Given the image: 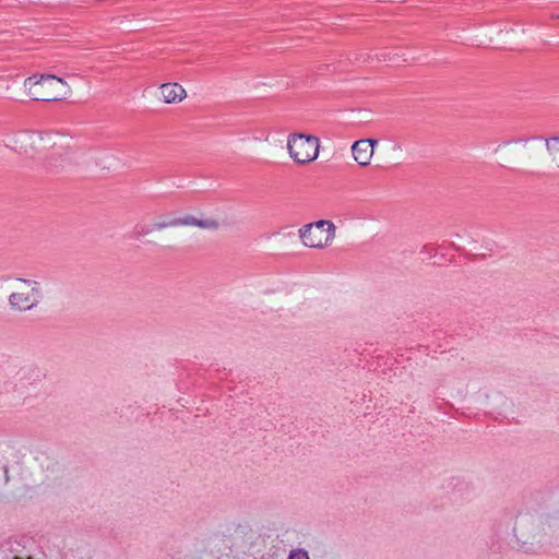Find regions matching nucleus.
Returning a JSON list of instances; mask_svg holds the SVG:
<instances>
[{
	"label": "nucleus",
	"mask_w": 559,
	"mask_h": 559,
	"mask_svg": "<svg viewBox=\"0 0 559 559\" xmlns=\"http://www.w3.org/2000/svg\"><path fill=\"white\" fill-rule=\"evenodd\" d=\"M267 556H269L270 558H273V557H275V556H276V551H273V554H272V555H270V554H269Z\"/></svg>",
	"instance_id": "obj_17"
},
{
	"label": "nucleus",
	"mask_w": 559,
	"mask_h": 559,
	"mask_svg": "<svg viewBox=\"0 0 559 559\" xmlns=\"http://www.w3.org/2000/svg\"><path fill=\"white\" fill-rule=\"evenodd\" d=\"M287 559H309L308 551L302 548L292 549Z\"/></svg>",
	"instance_id": "obj_13"
},
{
	"label": "nucleus",
	"mask_w": 559,
	"mask_h": 559,
	"mask_svg": "<svg viewBox=\"0 0 559 559\" xmlns=\"http://www.w3.org/2000/svg\"><path fill=\"white\" fill-rule=\"evenodd\" d=\"M50 140V136H43L34 131H23L15 134L12 142L19 153L32 154L45 151L48 147Z\"/></svg>",
	"instance_id": "obj_7"
},
{
	"label": "nucleus",
	"mask_w": 559,
	"mask_h": 559,
	"mask_svg": "<svg viewBox=\"0 0 559 559\" xmlns=\"http://www.w3.org/2000/svg\"><path fill=\"white\" fill-rule=\"evenodd\" d=\"M514 536L518 540L519 547L524 552H536L544 543V536L539 524H532L531 527L516 526L514 527Z\"/></svg>",
	"instance_id": "obj_8"
},
{
	"label": "nucleus",
	"mask_w": 559,
	"mask_h": 559,
	"mask_svg": "<svg viewBox=\"0 0 559 559\" xmlns=\"http://www.w3.org/2000/svg\"><path fill=\"white\" fill-rule=\"evenodd\" d=\"M546 147L552 162L559 167V138H552L546 141Z\"/></svg>",
	"instance_id": "obj_12"
},
{
	"label": "nucleus",
	"mask_w": 559,
	"mask_h": 559,
	"mask_svg": "<svg viewBox=\"0 0 559 559\" xmlns=\"http://www.w3.org/2000/svg\"><path fill=\"white\" fill-rule=\"evenodd\" d=\"M280 280L273 276H258L253 278L250 286L260 295L271 296L280 292Z\"/></svg>",
	"instance_id": "obj_11"
},
{
	"label": "nucleus",
	"mask_w": 559,
	"mask_h": 559,
	"mask_svg": "<svg viewBox=\"0 0 559 559\" xmlns=\"http://www.w3.org/2000/svg\"><path fill=\"white\" fill-rule=\"evenodd\" d=\"M186 558H187V556L181 550L175 551L174 554H167V556L165 557V559H186Z\"/></svg>",
	"instance_id": "obj_15"
},
{
	"label": "nucleus",
	"mask_w": 559,
	"mask_h": 559,
	"mask_svg": "<svg viewBox=\"0 0 559 559\" xmlns=\"http://www.w3.org/2000/svg\"><path fill=\"white\" fill-rule=\"evenodd\" d=\"M378 144L377 140L361 139L352 144L350 152L354 160L361 167H367L371 164L374 154V146Z\"/></svg>",
	"instance_id": "obj_9"
},
{
	"label": "nucleus",
	"mask_w": 559,
	"mask_h": 559,
	"mask_svg": "<svg viewBox=\"0 0 559 559\" xmlns=\"http://www.w3.org/2000/svg\"><path fill=\"white\" fill-rule=\"evenodd\" d=\"M39 379L40 371L36 367H19L14 361L0 364V392H22Z\"/></svg>",
	"instance_id": "obj_3"
},
{
	"label": "nucleus",
	"mask_w": 559,
	"mask_h": 559,
	"mask_svg": "<svg viewBox=\"0 0 559 559\" xmlns=\"http://www.w3.org/2000/svg\"><path fill=\"white\" fill-rule=\"evenodd\" d=\"M158 95L165 104H179L187 97V91L179 83L168 82L159 85Z\"/></svg>",
	"instance_id": "obj_10"
},
{
	"label": "nucleus",
	"mask_w": 559,
	"mask_h": 559,
	"mask_svg": "<svg viewBox=\"0 0 559 559\" xmlns=\"http://www.w3.org/2000/svg\"><path fill=\"white\" fill-rule=\"evenodd\" d=\"M12 559H33L31 556H27L26 558H23L21 556L14 555Z\"/></svg>",
	"instance_id": "obj_16"
},
{
	"label": "nucleus",
	"mask_w": 559,
	"mask_h": 559,
	"mask_svg": "<svg viewBox=\"0 0 559 559\" xmlns=\"http://www.w3.org/2000/svg\"><path fill=\"white\" fill-rule=\"evenodd\" d=\"M14 289L8 297L13 312L36 311L43 300V289L39 282L25 278H3Z\"/></svg>",
	"instance_id": "obj_1"
},
{
	"label": "nucleus",
	"mask_w": 559,
	"mask_h": 559,
	"mask_svg": "<svg viewBox=\"0 0 559 559\" xmlns=\"http://www.w3.org/2000/svg\"><path fill=\"white\" fill-rule=\"evenodd\" d=\"M516 144L515 143H506L502 146H499V151L503 152L506 155H516L515 152Z\"/></svg>",
	"instance_id": "obj_14"
},
{
	"label": "nucleus",
	"mask_w": 559,
	"mask_h": 559,
	"mask_svg": "<svg viewBox=\"0 0 559 559\" xmlns=\"http://www.w3.org/2000/svg\"><path fill=\"white\" fill-rule=\"evenodd\" d=\"M286 150L296 165L306 166L319 158L321 141L310 133L292 132L287 135Z\"/></svg>",
	"instance_id": "obj_4"
},
{
	"label": "nucleus",
	"mask_w": 559,
	"mask_h": 559,
	"mask_svg": "<svg viewBox=\"0 0 559 559\" xmlns=\"http://www.w3.org/2000/svg\"><path fill=\"white\" fill-rule=\"evenodd\" d=\"M336 234L335 225L328 219L306 224L298 229L301 243L310 249H324L332 245Z\"/></svg>",
	"instance_id": "obj_5"
},
{
	"label": "nucleus",
	"mask_w": 559,
	"mask_h": 559,
	"mask_svg": "<svg viewBox=\"0 0 559 559\" xmlns=\"http://www.w3.org/2000/svg\"><path fill=\"white\" fill-rule=\"evenodd\" d=\"M177 227H198L214 230L217 229L218 223L212 218H201L193 215H177L175 213L159 215L151 223L152 231H162Z\"/></svg>",
	"instance_id": "obj_6"
},
{
	"label": "nucleus",
	"mask_w": 559,
	"mask_h": 559,
	"mask_svg": "<svg viewBox=\"0 0 559 559\" xmlns=\"http://www.w3.org/2000/svg\"><path fill=\"white\" fill-rule=\"evenodd\" d=\"M23 86L34 100L53 102L71 94V87L62 79L47 74H34L24 80Z\"/></svg>",
	"instance_id": "obj_2"
}]
</instances>
